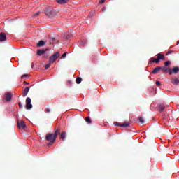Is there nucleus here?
<instances>
[{
	"label": "nucleus",
	"mask_w": 179,
	"mask_h": 179,
	"mask_svg": "<svg viewBox=\"0 0 179 179\" xmlns=\"http://www.w3.org/2000/svg\"><path fill=\"white\" fill-rule=\"evenodd\" d=\"M60 55L61 54H59V52L53 54L52 56L50 57L49 62H50V64H54V62L57 61Z\"/></svg>",
	"instance_id": "f257e3e1"
},
{
	"label": "nucleus",
	"mask_w": 179,
	"mask_h": 179,
	"mask_svg": "<svg viewBox=\"0 0 179 179\" xmlns=\"http://www.w3.org/2000/svg\"><path fill=\"white\" fill-rule=\"evenodd\" d=\"M57 138V136H46L45 140L50 143H48V145H52L54 141H55V138Z\"/></svg>",
	"instance_id": "f03ea898"
},
{
	"label": "nucleus",
	"mask_w": 179,
	"mask_h": 179,
	"mask_svg": "<svg viewBox=\"0 0 179 179\" xmlns=\"http://www.w3.org/2000/svg\"><path fill=\"white\" fill-rule=\"evenodd\" d=\"M26 104L27 110H31V108H33V105L31 104V99H30V97L27 98Z\"/></svg>",
	"instance_id": "7ed1b4c3"
},
{
	"label": "nucleus",
	"mask_w": 179,
	"mask_h": 179,
	"mask_svg": "<svg viewBox=\"0 0 179 179\" xmlns=\"http://www.w3.org/2000/svg\"><path fill=\"white\" fill-rule=\"evenodd\" d=\"M12 97H13V95H12V93L7 92L5 94V100H6V101H10V100H12Z\"/></svg>",
	"instance_id": "20e7f679"
},
{
	"label": "nucleus",
	"mask_w": 179,
	"mask_h": 179,
	"mask_svg": "<svg viewBox=\"0 0 179 179\" xmlns=\"http://www.w3.org/2000/svg\"><path fill=\"white\" fill-rule=\"evenodd\" d=\"M115 127H122L123 128H127V127H129V122H126L123 123L122 124H121L118 122H115Z\"/></svg>",
	"instance_id": "39448f33"
},
{
	"label": "nucleus",
	"mask_w": 179,
	"mask_h": 179,
	"mask_svg": "<svg viewBox=\"0 0 179 179\" xmlns=\"http://www.w3.org/2000/svg\"><path fill=\"white\" fill-rule=\"evenodd\" d=\"M179 71L178 67H173L172 69H169V75H173V73L177 74V73Z\"/></svg>",
	"instance_id": "423d86ee"
},
{
	"label": "nucleus",
	"mask_w": 179,
	"mask_h": 179,
	"mask_svg": "<svg viewBox=\"0 0 179 179\" xmlns=\"http://www.w3.org/2000/svg\"><path fill=\"white\" fill-rule=\"evenodd\" d=\"M6 41V34L5 32L0 33V41Z\"/></svg>",
	"instance_id": "0eeeda50"
},
{
	"label": "nucleus",
	"mask_w": 179,
	"mask_h": 179,
	"mask_svg": "<svg viewBox=\"0 0 179 179\" xmlns=\"http://www.w3.org/2000/svg\"><path fill=\"white\" fill-rule=\"evenodd\" d=\"M37 54H38V55H39V56H41V55H43V54L44 55V57H45L46 58H47V57H48V55H47V54L45 53V50H44L43 49H42V50H38V51H37Z\"/></svg>",
	"instance_id": "6e6552de"
},
{
	"label": "nucleus",
	"mask_w": 179,
	"mask_h": 179,
	"mask_svg": "<svg viewBox=\"0 0 179 179\" xmlns=\"http://www.w3.org/2000/svg\"><path fill=\"white\" fill-rule=\"evenodd\" d=\"M18 128H22V129H24L26 128V123L24 121H22L21 122H17Z\"/></svg>",
	"instance_id": "1a4fd4ad"
},
{
	"label": "nucleus",
	"mask_w": 179,
	"mask_h": 179,
	"mask_svg": "<svg viewBox=\"0 0 179 179\" xmlns=\"http://www.w3.org/2000/svg\"><path fill=\"white\" fill-rule=\"evenodd\" d=\"M29 90H30V87H26L23 91L22 97H26L27 94L29 93Z\"/></svg>",
	"instance_id": "9d476101"
},
{
	"label": "nucleus",
	"mask_w": 179,
	"mask_h": 179,
	"mask_svg": "<svg viewBox=\"0 0 179 179\" xmlns=\"http://www.w3.org/2000/svg\"><path fill=\"white\" fill-rule=\"evenodd\" d=\"M162 70V66H157L155 68V69L151 72L152 75H156L159 71Z\"/></svg>",
	"instance_id": "9b49d317"
},
{
	"label": "nucleus",
	"mask_w": 179,
	"mask_h": 179,
	"mask_svg": "<svg viewBox=\"0 0 179 179\" xmlns=\"http://www.w3.org/2000/svg\"><path fill=\"white\" fill-rule=\"evenodd\" d=\"M172 83L173 85H175L176 86H177V85H179V79L176 77H173L172 78Z\"/></svg>",
	"instance_id": "f8f14e48"
},
{
	"label": "nucleus",
	"mask_w": 179,
	"mask_h": 179,
	"mask_svg": "<svg viewBox=\"0 0 179 179\" xmlns=\"http://www.w3.org/2000/svg\"><path fill=\"white\" fill-rule=\"evenodd\" d=\"M157 57L158 58V59H165V57H164V55L162 54V53H158L157 54Z\"/></svg>",
	"instance_id": "ddd939ff"
},
{
	"label": "nucleus",
	"mask_w": 179,
	"mask_h": 179,
	"mask_svg": "<svg viewBox=\"0 0 179 179\" xmlns=\"http://www.w3.org/2000/svg\"><path fill=\"white\" fill-rule=\"evenodd\" d=\"M57 2L60 5H64V3H66L68 0H57Z\"/></svg>",
	"instance_id": "4468645a"
},
{
	"label": "nucleus",
	"mask_w": 179,
	"mask_h": 179,
	"mask_svg": "<svg viewBox=\"0 0 179 179\" xmlns=\"http://www.w3.org/2000/svg\"><path fill=\"white\" fill-rule=\"evenodd\" d=\"M63 40H64V41H69V40H71V36H69V35L65 36L64 35V36H63Z\"/></svg>",
	"instance_id": "2eb2a0df"
},
{
	"label": "nucleus",
	"mask_w": 179,
	"mask_h": 179,
	"mask_svg": "<svg viewBox=\"0 0 179 179\" xmlns=\"http://www.w3.org/2000/svg\"><path fill=\"white\" fill-rule=\"evenodd\" d=\"M45 42L44 41H40L38 43V47H44Z\"/></svg>",
	"instance_id": "dca6fc26"
},
{
	"label": "nucleus",
	"mask_w": 179,
	"mask_h": 179,
	"mask_svg": "<svg viewBox=\"0 0 179 179\" xmlns=\"http://www.w3.org/2000/svg\"><path fill=\"white\" fill-rule=\"evenodd\" d=\"M166 109V107L163 105H159V107H158V110L159 111H164V110Z\"/></svg>",
	"instance_id": "f3484780"
},
{
	"label": "nucleus",
	"mask_w": 179,
	"mask_h": 179,
	"mask_svg": "<svg viewBox=\"0 0 179 179\" xmlns=\"http://www.w3.org/2000/svg\"><path fill=\"white\" fill-rule=\"evenodd\" d=\"M161 70H162V72H167L169 71V68H167V66H164V67H162Z\"/></svg>",
	"instance_id": "a211bd4d"
},
{
	"label": "nucleus",
	"mask_w": 179,
	"mask_h": 179,
	"mask_svg": "<svg viewBox=\"0 0 179 179\" xmlns=\"http://www.w3.org/2000/svg\"><path fill=\"white\" fill-rule=\"evenodd\" d=\"M81 83H82V78H80V77L77 78H76V83H77L78 85H79V84Z\"/></svg>",
	"instance_id": "6ab92c4d"
},
{
	"label": "nucleus",
	"mask_w": 179,
	"mask_h": 179,
	"mask_svg": "<svg viewBox=\"0 0 179 179\" xmlns=\"http://www.w3.org/2000/svg\"><path fill=\"white\" fill-rule=\"evenodd\" d=\"M85 121H86V122H87V124H92V120H90V117H87L85 118Z\"/></svg>",
	"instance_id": "aec40b11"
},
{
	"label": "nucleus",
	"mask_w": 179,
	"mask_h": 179,
	"mask_svg": "<svg viewBox=\"0 0 179 179\" xmlns=\"http://www.w3.org/2000/svg\"><path fill=\"white\" fill-rule=\"evenodd\" d=\"M155 57H151V58L150 59V64H153V62H155Z\"/></svg>",
	"instance_id": "412c9836"
},
{
	"label": "nucleus",
	"mask_w": 179,
	"mask_h": 179,
	"mask_svg": "<svg viewBox=\"0 0 179 179\" xmlns=\"http://www.w3.org/2000/svg\"><path fill=\"white\" fill-rule=\"evenodd\" d=\"M50 66H51V63H48V64H46L45 66V69H48L50 68Z\"/></svg>",
	"instance_id": "4be33fe9"
},
{
	"label": "nucleus",
	"mask_w": 179,
	"mask_h": 179,
	"mask_svg": "<svg viewBox=\"0 0 179 179\" xmlns=\"http://www.w3.org/2000/svg\"><path fill=\"white\" fill-rule=\"evenodd\" d=\"M22 79H24V78H29V75L28 74H24L21 76Z\"/></svg>",
	"instance_id": "5701e85b"
},
{
	"label": "nucleus",
	"mask_w": 179,
	"mask_h": 179,
	"mask_svg": "<svg viewBox=\"0 0 179 179\" xmlns=\"http://www.w3.org/2000/svg\"><path fill=\"white\" fill-rule=\"evenodd\" d=\"M170 64H171V62L170 61H167L165 62V66H169V65H170Z\"/></svg>",
	"instance_id": "b1692460"
},
{
	"label": "nucleus",
	"mask_w": 179,
	"mask_h": 179,
	"mask_svg": "<svg viewBox=\"0 0 179 179\" xmlns=\"http://www.w3.org/2000/svg\"><path fill=\"white\" fill-rule=\"evenodd\" d=\"M139 122H141V124H143V122H145V120H143V117H140L139 118Z\"/></svg>",
	"instance_id": "393cba45"
},
{
	"label": "nucleus",
	"mask_w": 179,
	"mask_h": 179,
	"mask_svg": "<svg viewBox=\"0 0 179 179\" xmlns=\"http://www.w3.org/2000/svg\"><path fill=\"white\" fill-rule=\"evenodd\" d=\"M54 135H61V133H59V130H56V131H55Z\"/></svg>",
	"instance_id": "a878e982"
},
{
	"label": "nucleus",
	"mask_w": 179,
	"mask_h": 179,
	"mask_svg": "<svg viewBox=\"0 0 179 179\" xmlns=\"http://www.w3.org/2000/svg\"><path fill=\"white\" fill-rule=\"evenodd\" d=\"M154 61H155L156 64H159V62H160L159 59H154Z\"/></svg>",
	"instance_id": "bb28decb"
},
{
	"label": "nucleus",
	"mask_w": 179,
	"mask_h": 179,
	"mask_svg": "<svg viewBox=\"0 0 179 179\" xmlns=\"http://www.w3.org/2000/svg\"><path fill=\"white\" fill-rule=\"evenodd\" d=\"M156 85L157 86H160L162 85V83H160V81H156Z\"/></svg>",
	"instance_id": "cd10ccee"
},
{
	"label": "nucleus",
	"mask_w": 179,
	"mask_h": 179,
	"mask_svg": "<svg viewBox=\"0 0 179 179\" xmlns=\"http://www.w3.org/2000/svg\"><path fill=\"white\" fill-rule=\"evenodd\" d=\"M59 138L62 141H64L65 139V136H59Z\"/></svg>",
	"instance_id": "c85d7f7f"
},
{
	"label": "nucleus",
	"mask_w": 179,
	"mask_h": 179,
	"mask_svg": "<svg viewBox=\"0 0 179 179\" xmlns=\"http://www.w3.org/2000/svg\"><path fill=\"white\" fill-rule=\"evenodd\" d=\"M135 134H139L140 135H143V132H142V131H136Z\"/></svg>",
	"instance_id": "c756f323"
},
{
	"label": "nucleus",
	"mask_w": 179,
	"mask_h": 179,
	"mask_svg": "<svg viewBox=\"0 0 179 179\" xmlns=\"http://www.w3.org/2000/svg\"><path fill=\"white\" fill-rule=\"evenodd\" d=\"M85 44H86L85 41H83L80 42V45H85Z\"/></svg>",
	"instance_id": "7c9ffc66"
},
{
	"label": "nucleus",
	"mask_w": 179,
	"mask_h": 179,
	"mask_svg": "<svg viewBox=\"0 0 179 179\" xmlns=\"http://www.w3.org/2000/svg\"><path fill=\"white\" fill-rule=\"evenodd\" d=\"M65 57H66V52L64 53V54L62 55V58H65Z\"/></svg>",
	"instance_id": "2f4dec72"
},
{
	"label": "nucleus",
	"mask_w": 179,
	"mask_h": 179,
	"mask_svg": "<svg viewBox=\"0 0 179 179\" xmlns=\"http://www.w3.org/2000/svg\"><path fill=\"white\" fill-rule=\"evenodd\" d=\"M38 15H40V11H38V13H35L34 15V16H38Z\"/></svg>",
	"instance_id": "473e14b6"
},
{
	"label": "nucleus",
	"mask_w": 179,
	"mask_h": 179,
	"mask_svg": "<svg viewBox=\"0 0 179 179\" xmlns=\"http://www.w3.org/2000/svg\"><path fill=\"white\" fill-rule=\"evenodd\" d=\"M104 2H106V0H101L99 1V3H104Z\"/></svg>",
	"instance_id": "72a5a7b5"
},
{
	"label": "nucleus",
	"mask_w": 179,
	"mask_h": 179,
	"mask_svg": "<svg viewBox=\"0 0 179 179\" xmlns=\"http://www.w3.org/2000/svg\"><path fill=\"white\" fill-rule=\"evenodd\" d=\"M61 135H66V132L62 131V134H61Z\"/></svg>",
	"instance_id": "f704fd0d"
},
{
	"label": "nucleus",
	"mask_w": 179,
	"mask_h": 179,
	"mask_svg": "<svg viewBox=\"0 0 179 179\" xmlns=\"http://www.w3.org/2000/svg\"><path fill=\"white\" fill-rule=\"evenodd\" d=\"M18 106H19L20 108H22V103H19Z\"/></svg>",
	"instance_id": "c9c22d12"
},
{
	"label": "nucleus",
	"mask_w": 179,
	"mask_h": 179,
	"mask_svg": "<svg viewBox=\"0 0 179 179\" xmlns=\"http://www.w3.org/2000/svg\"><path fill=\"white\" fill-rule=\"evenodd\" d=\"M105 10H106V8H102V12H105Z\"/></svg>",
	"instance_id": "e433bc0d"
},
{
	"label": "nucleus",
	"mask_w": 179,
	"mask_h": 179,
	"mask_svg": "<svg viewBox=\"0 0 179 179\" xmlns=\"http://www.w3.org/2000/svg\"><path fill=\"white\" fill-rule=\"evenodd\" d=\"M24 83H25L26 85H29V83H27V82H26V81H24Z\"/></svg>",
	"instance_id": "4c0bfd02"
},
{
	"label": "nucleus",
	"mask_w": 179,
	"mask_h": 179,
	"mask_svg": "<svg viewBox=\"0 0 179 179\" xmlns=\"http://www.w3.org/2000/svg\"><path fill=\"white\" fill-rule=\"evenodd\" d=\"M55 40V38H52V41H54Z\"/></svg>",
	"instance_id": "58836bf2"
},
{
	"label": "nucleus",
	"mask_w": 179,
	"mask_h": 179,
	"mask_svg": "<svg viewBox=\"0 0 179 179\" xmlns=\"http://www.w3.org/2000/svg\"><path fill=\"white\" fill-rule=\"evenodd\" d=\"M178 44H179V41L177 42V45H178Z\"/></svg>",
	"instance_id": "ea45409f"
},
{
	"label": "nucleus",
	"mask_w": 179,
	"mask_h": 179,
	"mask_svg": "<svg viewBox=\"0 0 179 179\" xmlns=\"http://www.w3.org/2000/svg\"><path fill=\"white\" fill-rule=\"evenodd\" d=\"M47 135H52V134H48Z\"/></svg>",
	"instance_id": "a19ab883"
},
{
	"label": "nucleus",
	"mask_w": 179,
	"mask_h": 179,
	"mask_svg": "<svg viewBox=\"0 0 179 179\" xmlns=\"http://www.w3.org/2000/svg\"><path fill=\"white\" fill-rule=\"evenodd\" d=\"M48 111H50V110L48 109Z\"/></svg>",
	"instance_id": "79ce46f5"
}]
</instances>
